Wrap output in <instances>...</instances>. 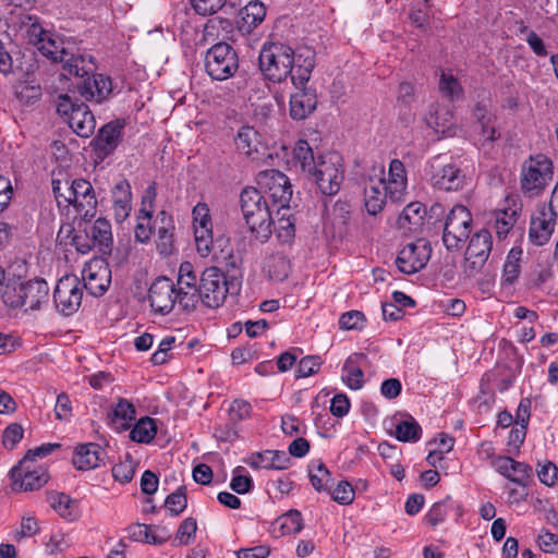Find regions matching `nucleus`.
Segmentation results:
<instances>
[{
  "label": "nucleus",
  "instance_id": "nucleus-63",
  "mask_svg": "<svg viewBox=\"0 0 558 558\" xmlns=\"http://www.w3.org/2000/svg\"><path fill=\"white\" fill-rule=\"evenodd\" d=\"M24 429L17 424L13 423L7 426L2 435V444L8 449H13L15 445L23 438Z\"/></svg>",
  "mask_w": 558,
  "mask_h": 558
},
{
  "label": "nucleus",
  "instance_id": "nucleus-29",
  "mask_svg": "<svg viewBox=\"0 0 558 558\" xmlns=\"http://www.w3.org/2000/svg\"><path fill=\"white\" fill-rule=\"evenodd\" d=\"M102 453L101 447L97 444L80 445L75 449L72 462L78 470H92L97 468L102 461Z\"/></svg>",
  "mask_w": 558,
  "mask_h": 558
},
{
  "label": "nucleus",
  "instance_id": "nucleus-7",
  "mask_svg": "<svg viewBox=\"0 0 558 558\" xmlns=\"http://www.w3.org/2000/svg\"><path fill=\"white\" fill-rule=\"evenodd\" d=\"M256 182L262 194L271 201L272 206L278 207V214L289 208L292 187L284 173L276 169H267L257 174Z\"/></svg>",
  "mask_w": 558,
  "mask_h": 558
},
{
  "label": "nucleus",
  "instance_id": "nucleus-57",
  "mask_svg": "<svg viewBox=\"0 0 558 558\" xmlns=\"http://www.w3.org/2000/svg\"><path fill=\"white\" fill-rule=\"evenodd\" d=\"M197 531V523L194 518H186L181 522L177 531L175 541L179 545H187L192 542Z\"/></svg>",
  "mask_w": 558,
  "mask_h": 558
},
{
  "label": "nucleus",
  "instance_id": "nucleus-52",
  "mask_svg": "<svg viewBox=\"0 0 558 558\" xmlns=\"http://www.w3.org/2000/svg\"><path fill=\"white\" fill-rule=\"evenodd\" d=\"M440 92L451 100L459 99L463 89L459 81L451 74L442 73L439 81Z\"/></svg>",
  "mask_w": 558,
  "mask_h": 558
},
{
  "label": "nucleus",
  "instance_id": "nucleus-41",
  "mask_svg": "<svg viewBox=\"0 0 558 558\" xmlns=\"http://www.w3.org/2000/svg\"><path fill=\"white\" fill-rule=\"evenodd\" d=\"M236 149L245 155L251 156L257 151L259 144L258 133L252 126H242L234 138Z\"/></svg>",
  "mask_w": 558,
  "mask_h": 558
},
{
  "label": "nucleus",
  "instance_id": "nucleus-62",
  "mask_svg": "<svg viewBox=\"0 0 558 558\" xmlns=\"http://www.w3.org/2000/svg\"><path fill=\"white\" fill-rule=\"evenodd\" d=\"M72 244L75 246L76 251L81 254H87L92 250L97 248L95 246V242H93L92 238L88 234L87 227L84 230H78L72 238Z\"/></svg>",
  "mask_w": 558,
  "mask_h": 558
},
{
  "label": "nucleus",
  "instance_id": "nucleus-44",
  "mask_svg": "<svg viewBox=\"0 0 558 558\" xmlns=\"http://www.w3.org/2000/svg\"><path fill=\"white\" fill-rule=\"evenodd\" d=\"M395 436L403 442H416L422 436L420 424L412 417L408 416L396 425Z\"/></svg>",
  "mask_w": 558,
  "mask_h": 558
},
{
  "label": "nucleus",
  "instance_id": "nucleus-24",
  "mask_svg": "<svg viewBox=\"0 0 558 558\" xmlns=\"http://www.w3.org/2000/svg\"><path fill=\"white\" fill-rule=\"evenodd\" d=\"M492 465L499 474L522 487L527 486L532 476V468L529 464L515 461L511 457L498 456L493 460Z\"/></svg>",
  "mask_w": 558,
  "mask_h": 558
},
{
  "label": "nucleus",
  "instance_id": "nucleus-54",
  "mask_svg": "<svg viewBox=\"0 0 558 558\" xmlns=\"http://www.w3.org/2000/svg\"><path fill=\"white\" fill-rule=\"evenodd\" d=\"M332 499L340 505H350L354 500V489L348 481H340L335 488H331Z\"/></svg>",
  "mask_w": 558,
  "mask_h": 558
},
{
  "label": "nucleus",
  "instance_id": "nucleus-17",
  "mask_svg": "<svg viewBox=\"0 0 558 558\" xmlns=\"http://www.w3.org/2000/svg\"><path fill=\"white\" fill-rule=\"evenodd\" d=\"M85 288L92 295L100 296L109 288L111 271L104 259H93L85 265L82 271Z\"/></svg>",
  "mask_w": 558,
  "mask_h": 558
},
{
  "label": "nucleus",
  "instance_id": "nucleus-21",
  "mask_svg": "<svg viewBox=\"0 0 558 558\" xmlns=\"http://www.w3.org/2000/svg\"><path fill=\"white\" fill-rule=\"evenodd\" d=\"M73 187V194L75 195L71 199V205L74 206L83 220L87 221L94 218L97 209V198L92 183L84 179H75Z\"/></svg>",
  "mask_w": 558,
  "mask_h": 558
},
{
  "label": "nucleus",
  "instance_id": "nucleus-46",
  "mask_svg": "<svg viewBox=\"0 0 558 558\" xmlns=\"http://www.w3.org/2000/svg\"><path fill=\"white\" fill-rule=\"evenodd\" d=\"M293 156L300 163L302 171L306 172L307 174L316 169L315 167L317 165V160L314 157L313 149L306 141L300 140L296 143L293 149Z\"/></svg>",
  "mask_w": 558,
  "mask_h": 558
},
{
  "label": "nucleus",
  "instance_id": "nucleus-19",
  "mask_svg": "<svg viewBox=\"0 0 558 558\" xmlns=\"http://www.w3.org/2000/svg\"><path fill=\"white\" fill-rule=\"evenodd\" d=\"M375 178L371 177L364 187V204L369 215L380 213L386 203L389 202L387 192H385V167H374Z\"/></svg>",
  "mask_w": 558,
  "mask_h": 558
},
{
  "label": "nucleus",
  "instance_id": "nucleus-27",
  "mask_svg": "<svg viewBox=\"0 0 558 558\" xmlns=\"http://www.w3.org/2000/svg\"><path fill=\"white\" fill-rule=\"evenodd\" d=\"M246 463L253 469L286 470L289 466L290 458L283 451L266 450L253 453Z\"/></svg>",
  "mask_w": 558,
  "mask_h": 558
},
{
  "label": "nucleus",
  "instance_id": "nucleus-14",
  "mask_svg": "<svg viewBox=\"0 0 558 558\" xmlns=\"http://www.w3.org/2000/svg\"><path fill=\"white\" fill-rule=\"evenodd\" d=\"M432 248L424 239L409 243L399 252L396 265L398 269L407 275H412L425 267L430 258Z\"/></svg>",
  "mask_w": 558,
  "mask_h": 558
},
{
  "label": "nucleus",
  "instance_id": "nucleus-38",
  "mask_svg": "<svg viewBox=\"0 0 558 558\" xmlns=\"http://www.w3.org/2000/svg\"><path fill=\"white\" fill-rule=\"evenodd\" d=\"M493 246L492 234L488 230L482 229L474 233L466 247L465 254L471 257H482L488 259Z\"/></svg>",
  "mask_w": 558,
  "mask_h": 558
},
{
  "label": "nucleus",
  "instance_id": "nucleus-12",
  "mask_svg": "<svg viewBox=\"0 0 558 558\" xmlns=\"http://www.w3.org/2000/svg\"><path fill=\"white\" fill-rule=\"evenodd\" d=\"M83 287L74 275L63 276L58 280L53 291V302L58 312L70 316L78 311L82 304Z\"/></svg>",
  "mask_w": 558,
  "mask_h": 558
},
{
  "label": "nucleus",
  "instance_id": "nucleus-51",
  "mask_svg": "<svg viewBox=\"0 0 558 558\" xmlns=\"http://www.w3.org/2000/svg\"><path fill=\"white\" fill-rule=\"evenodd\" d=\"M165 506L171 515H179L187 506L185 487L180 486L175 492L170 494L165 501Z\"/></svg>",
  "mask_w": 558,
  "mask_h": 558
},
{
  "label": "nucleus",
  "instance_id": "nucleus-26",
  "mask_svg": "<svg viewBox=\"0 0 558 558\" xmlns=\"http://www.w3.org/2000/svg\"><path fill=\"white\" fill-rule=\"evenodd\" d=\"M111 193L114 219L117 222H123L130 216L132 209V193L129 181L122 179L117 182Z\"/></svg>",
  "mask_w": 558,
  "mask_h": 558
},
{
  "label": "nucleus",
  "instance_id": "nucleus-32",
  "mask_svg": "<svg viewBox=\"0 0 558 558\" xmlns=\"http://www.w3.org/2000/svg\"><path fill=\"white\" fill-rule=\"evenodd\" d=\"M47 502L63 519L73 521L77 518V502L69 495L59 492H48Z\"/></svg>",
  "mask_w": 558,
  "mask_h": 558
},
{
  "label": "nucleus",
  "instance_id": "nucleus-25",
  "mask_svg": "<svg viewBox=\"0 0 558 558\" xmlns=\"http://www.w3.org/2000/svg\"><path fill=\"white\" fill-rule=\"evenodd\" d=\"M10 25L32 46L38 45L47 33L41 26L38 16L24 11L12 14Z\"/></svg>",
  "mask_w": 558,
  "mask_h": 558
},
{
  "label": "nucleus",
  "instance_id": "nucleus-1",
  "mask_svg": "<svg viewBox=\"0 0 558 558\" xmlns=\"http://www.w3.org/2000/svg\"><path fill=\"white\" fill-rule=\"evenodd\" d=\"M266 196L256 187L246 186L240 194V206L243 218L251 233L260 243L266 242L271 235V209Z\"/></svg>",
  "mask_w": 558,
  "mask_h": 558
},
{
  "label": "nucleus",
  "instance_id": "nucleus-15",
  "mask_svg": "<svg viewBox=\"0 0 558 558\" xmlns=\"http://www.w3.org/2000/svg\"><path fill=\"white\" fill-rule=\"evenodd\" d=\"M148 300L155 313L169 314L179 304L174 282L167 277L157 278L149 288Z\"/></svg>",
  "mask_w": 558,
  "mask_h": 558
},
{
  "label": "nucleus",
  "instance_id": "nucleus-50",
  "mask_svg": "<svg viewBox=\"0 0 558 558\" xmlns=\"http://www.w3.org/2000/svg\"><path fill=\"white\" fill-rule=\"evenodd\" d=\"M282 534H296L303 529L302 514L298 510H290L279 518Z\"/></svg>",
  "mask_w": 558,
  "mask_h": 558
},
{
  "label": "nucleus",
  "instance_id": "nucleus-45",
  "mask_svg": "<svg viewBox=\"0 0 558 558\" xmlns=\"http://www.w3.org/2000/svg\"><path fill=\"white\" fill-rule=\"evenodd\" d=\"M241 16L244 24L247 25L250 31L253 27H257L266 16V8L259 0L250 1L242 10Z\"/></svg>",
  "mask_w": 558,
  "mask_h": 558
},
{
  "label": "nucleus",
  "instance_id": "nucleus-55",
  "mask_svg": "<svg viewBox=\"0 0 558 558\" xmlns=\"http://www.w3.org/2000/svg\"><path fill=\"white\" fill-rule=\"evenodd\" d=\"M252 412V405L250 402L241 399L233 400L229 408V422L235 424L247 417Z\"/></svg>",
  "mask_w": 558,
  "mask_h": 558
},
{
  "label": "nucleus",
  "instance_id": "nucleus-11",
  "mask_svg": "<svg viewBox=\"0 0 558 558\" xmlns=\"http://www.w3.org/2000/svg\"><path fill=\"white\" fill-rule=\"evenodd\" d=\"M12 490L32 492L43 487L49 478L47 470L28 458H23L10 471Z\"/></svg>",
  "mask_w": 558,
  "mask_h": 558
},
{
  "label": "nucleus",
  "instance_id": "nucleus-3",
  "mask_svg": "<svg viewBox=\"0 0 558 558\" xmlns=\"http://www.w3.org/2000/svg\"><path fill=\"white\" fill-rule=\"evenodd\" d=\"M554 178L553 160L545 154L529 156L521 165L520 189L529 197L539 196Z\"/></svg>",
  "mask_w": 558,
  "mask_h": 558
},
{
  "label": "nucleus",
  "instance_id": "nucleus-34",
  "mask_svg": "<svg viewBox=\"0 0 558 558\" xmlns=\"http://www.w3.org/2000/svg\"><path fill=\"white\" fill-rule=\"evenodd\" d=\"M108 418L116 429H128L135 418V407L131 401L120 398L108 414Z\"/></svg>",
  "mask_w": 558,
  "mask_h": 558
},
{
  "label": "nucleus",
  "instance_id": "nucleus-49",
  "mask_svg": "<svg viewBox=\"0 0 558 558\" xmlns=\"http://www.w3.org/2000/svg\"><path fill=\"white\" fill-rule=\"evenodd\" d=\"M51 185H52V192H53L54 198L58 203V206L71 205V199L75 195V194H73L74 193L73 192L74 180L69 181V180L52 179Z\"/></svg>",
  "mask_w": 558,
  "mask_h": 558
},
{
  "label": "nucleus",
  "instance_id": "nucleus-23",
  "mask_svg": "<svg viewBox=\"0 0 558 558\" xmlns=\"http://www.w3.org/2000/svg\"><path fill=\"white\" fill-rule=\"evenodd\" d=\"M296 92L290 97V117L293 120H304L311 116L317 107V93L312 86L295 87Z\"/></svg>",
  "mask_w": 558,
  "mask_h": 558
},
{
  "label": "nucleus",
  "instance_id": "nucleus-31",
  "mask_svg": "<svg viewBox=\"0 0 558 558\" xmlns=\"http://www.w3.org/2000/svg\"><path fill=\"white\" fill-rule=\"evenodd\" d=\"M364 354L350 355L342 366V379L350 389L359 390L364 384V373L360 366L362 360H365Z\"/></svg>",
  "mask_w": 558,
  "mask_h": 558
},
{
  "label": "nucleus",
  "instance_id": "nucleus-8",
  "mask_svg": "<svg viewBox=\"0 0 558 558\" xmlns=\"http://www.w3.org/2000/svg\"><path fill=\"white\" fill-rule=\"evenodd\" d=\"M315 168L308 175L314 179L320 192L325 195L337 194L343 181L340 156L336 153L322 155Z\"/></svg>",
  "mask_w": 558,
  "mask_h": 558
},
{
  "label": "nucleus",
  "instance_id": "nucleus-2",
  "mask_svg": "<svg viewBox=\"0 0 558 558\" xmlns=\"http://www.w3.org/2000/svg\"><path fill=\"white\" fill-rule=\"evenodd\" d=\"M2 300L12 308H24L25 312L38 311L48 303L49 287L44 279L10 280L2 292Z\"/></svg>",
  "mask_w": 558,
  "mask_h": 558
},
{
  "label": "nucleus",
  "instance_id": "nucleus-33",
  "mask_svg": "<svg viewBox=\"0 0 558 558\" xmlns=\"http://www.w3.org/2000/svg\"><path fill=\"white\" fill-rule=\"evenodd\" d=\"M160 225L157 229V250L162 255H169L173 251V221L165 210L158 214Z\"/></svg>",
  "mask_w": 558,
  "mask_h": 558
},
{
  "label": "nucleus",
  "instance_id": "nucleus-42",
  "mask_svg": "<svg viewBox=\"0 0 558 558\" xmlns=\"http://www.w3.org/2000/svg\"><path fill=\"white\" fill-rule=\"evenodd\" d=\"M522 250L513 247L509 251L506 262L504 264L501 282L504 286H512L519 278L521 267L520 259Z\"/></svg>",
  "mask_w": 558,
  "mask_h": 558
},
{
  "label": "nucleus",
  "instance_id": "nucleus-43",
  "mask_svg": "<svg viewBox=\"0 0 558 558\" xmlns=\"http://www.w3.org/2000/svg\"><path fill=\"white\" fill-rule=\"evenodd\" d=\"M59 63H62L63 71L69 74L73 75L80 80H84L93 71L92 66L85 65V59L83 56H75L71 53L70 51L64 56L63 60Z\"/></svg>",
  "mask_w": 558,
  "mask_h": 558
},
{
  "label": "nucleus",
  "instance_id": "nucleus-53",
  "mask_svg": "<svg viewBox=\"0 0 558 558\" xmlns=\"http://www.w3.org/2000/svg\"><path fill=\"white\" fill-rule=\"evenodd\" d=\"M551 278V266L547 263H536L529 272V283L533 287H541Z\"/></svg>",
  "mask_w": 558,
  "mask_h": 558
},
{
  "label": "nucleus",
  "instance_id": "nucleus-37",
  "mask_svg": "<svg viewBox=\"0 0 558 558\" xmlns=\"http://www.w3.org/2000/svg\"><path fill=\"white\" fill-rule=\"evenodd\" d=\"M157 530L160 531V534L154 533L146 524L137 523L129 527V535L135 542L161 545L168 541L170 535L165 527H157Z\"/></svg>",
  "mask_w": 558,
  "mask_h": 558
},
{
  "label": "nucleus",
  "instance_id": "nucleus-10",
  "mask_svg": "<svg viewBox=\"0 0 558 558\" xmlns=\"http://www.w3.org/2000/svg\"><path fill=\"white\" fill-rule=\"evenodd\" d=\"M229 292L228 280L217 267L206 268L199 277V302L209 308H217Z\"/></svg>",
  "mask_w": 558,
  "mask_h": 558
},
{
  "label": "nucleus",
  "instance_id": "nucleus-36",
  "mask_svg": "<svg viewBox=\"0 0 558 558\" xmlns=\"http://www.w3.org/2000/svg\"><path fill=\"white\" fill-rule=\"evenodd\" d=\"M308 476L312 486L317 492H331L335 485L330 471L319 460L310 463Z\"/></svg>",
  "mask_w": 558,
  "mask_h": 558
},
{
  "label": "nucleus",
  "instance_id": "nucleus-20",
  "mask_svg": "<svg viewBox=\"0 0 558 558\" xmlns=\"http://www.w3.org/2000/svg\"><path fill=\"white\" fill-rule=\"evenodd\" d=\"M293 70L291 82L294 87L306 85L316 63V51L310 46H299L293 49Z\"/></svg>",
  "mask_w": 558,
  "mask_h": 558
},
{
  "label": "nucleus",
  "instance_id": "nucleus-22",
  "mask_svg": "<svg viewBox=\"0 0 558 558\" xmlns=\"http://www.w3.org/2000/svg\"><path fill=\"white\" fill-rule=\"evenodd\" d=\"M407 172L399 159H392L389 165L388 179L385 178V192L390 203H403L407 196Z\"/></svg>",
  "mask_w": 558,
  "mask_h": 558
},
{
  "label": "nucleus",
  "instance_id": "nucleus-56",
  "mask_svg": "<svg viewBox=\"0 0 558 558\" xmlns=\"http://www.w3.org/2000/svg\"><path fill=\"white\" fill-rule=\"evenodd\" d=\"M244 469L238 466L233 470V476L230 482V488L236 494H247L253 489V480L251 476L242 475Z\"/></svg>",
  "mask_w": 558,
  "mask_h": 558
},
{
  "label": "nucleus",
  "instance_id": "nucleus-16",
  "mask_svg": "<svg viewBox=\"0 0 558 558\" xmlns=\"http://www.w3.org/2000/svg\"><path fill=\"white\" fill-rule=\"evenodd\" d=\"M557 211H553L545 203L539 204L531 217L529 238L535 245L546 244L556 227Z\"/></svg>",
  "mask_w": 558,
  "mask_h": 558
},
{
  "label": "nucleus",
  "instance_id": "nucleus-64",
  "mask_svg": "<svg viewBox=\"0 0 558 558\" xmlns=\"http://www.w3.org/2000/svg\"><path fill=\"white\" fill-rule=\"evenodd\" d=\"M364 323V315L359 311H350L343 313L340 316L339 325L340 328L351 330V329H362Z\"/></svg>",
  "mask_w": 558,
  "mask_h": 558
},
{
  "label": "nucleus",
  "instance_id": "nucleus-28",
  "mask_svg": "<svg viewBox=\"0 0 558 558\" xmlns=\"http://www.w3.org/2000/svg\"><path fill=\"white\" fill-rule=\"evenodd\" d=\"M66 123L72 131L81 137H89L96 126L95 118L89 110L88 106L81 102L74 110V113L69 117Z\"/></svg>",
  "mask_w": 558,
  "mask_h": 558
},
{
  "label": "nucleus",
  "instance_id": "nucleus-6",
  "mask_svg": "<svg viewBox=\"0 0 558 558\" xmlns=\"http://www.w3.org/2000/svg\"><path fill=\"white\" fill-rule=\"evenodd\" d=\"M426 174L433 186L444 191H458L466 183V175L447 155H437L427 162Z\"/></svg>",
  "mask_w": 558,
  "mask_h": 558
},
{
  "label": "nucleus",
  "instance_id": "nucleus-60",
  "mask_svg": "<svg viewBox=\"0 0 558 558\" xmlns=\"http://www.w3.org/2000/svg\"><path fill=\"white\" fill-rule=\"evenodd\" d=\"M191 2L197 14L211 15L221 10L227 0H191Z\"/></svg>",
  "mask_w": 558,
  "mask_h": 558
},
{
  "label": "nucleus",
  "instance_id": "nucleus-61",
  "mask_svg": "<svg viewBox=\"0 0 558 558\" xmlns=\"http://www.w3.org/2000/svg\"><path fill=\"white\" fill-rule=\"evenodd\" d=\"M536 472L539 481L546 486H554L558 481V469L550 461L538 464Z\"/></svg>",
  "mask_w": 558,
  "mask_h": 558
},
{
  "label": "nucleus",
  "instance_id": "nucleus-39",
  "mask_svg": "<svg viewBox=\"0 0 558 558\" xmlns=\"http://www.w3.org/2000/svg\"><path fill=\"white\" fill-rule=\"evenodd\" d=\"M264 269L271 280L281 282L290 274V260L283 254H272L266 259Z\"/></svg>",
  "mask_w": 558,
  "mask_h": 558
},
{
  "label": "nucleus",
  "instance_id": "nucleus-9",
  "mask_svg": "<svg viewBox=\"0 0 558 558\" xmlns=\"http://www.w3.org/2000/svg\"><path fill=\"white\" fill-rule=\"evenodd\" d=\"M472 231V215L463 205H456L448 214L442 241L448 250H457L469 239Z\"/></svg>",
  "mask_w": 558,
  "mask_h": 558
},
{
  "label": "nucleus",
  "instance_id": "nucleus-40",
  "mask_svg": "<svg viewBox=\"0 0 558 558\" xmlns=\"http://www.w3.org/2000/svg\"><path fill=\"white\" fill-rule=\"evenodd\" d=\"M157 434V421L144 416L137 421L130 432V438L141 444H149Z\"/></svg>",
  "mask_w": 558,
  "mask_h": 558
},
{
  "label": "nucleus",
  "instance_id": "nucleus-13",
  "mask_svg": "<svg viewBox=\"0 0 558 558\" xmlns=\"http://www.w3.org/2000/svg\"><path fill=\"white\" fill-rule=\"evenodd\" d=\"M175 293L183 311H193L199 302V279L190 262H183L178 271Z\"/></svg>",
  "mask_w": 558,
  "mask_h": 558
},
{
  "label": "nucleus",
  "instance_id": "nucleus-35",
  "mask_svg": "<svg viewBox=\"0 0 558 558\" xmlns=\"http://www.w3.org/2000/svg\"><path fill=\"white\" fill-rule=\"evenodd\" d=\"M34 47H36L44 57L54 63L62 61L64 56L69 52L63 47V41L49 32H47L46 35L40 39V43Z\"/></svg>",
  "mask_w": 558,
  "mask_h": 558
},
{
  "label": "nucleus",
  "instance_id": "nucleus-18",
  "mask_svg": "<svg viewBox=\"0 0 558 558\" xmlns=\"http://www.w3.org/2000/svg\"><path fill=\"white\" fill-rule=\"evenodd\" d=\"M123 130L124 122L121 120L110 121L99 129L92 141L99 159L104 160L117 149L122 140Z\"/></svg>",
  "mask_w": 558,
  "mask_h": 558
},
{
  "label": "nucleus",
  "instance_id": "nucleus-4",
  "mask_svg": "<svg viewBox=\"0 0 558 558\" xmlns=\"http://www.w3.org/2000/svg\"><path fill=\"white\" fill-rule=\"evenodd\" d=\"M293 60V49L283 43L264 44L258 57L262 73L275 83L291 77Z\"/></svg>",
  "mask_w": 558,
  "mask_h": 558
},
{
  "label": "nucleus",
  "instance_id": "nucleus-58",
  "mask_svg": "<svg viewBox=\"0 0 558 558\" xmlns=\"http://www.w3.org/2000/svg\"><path fill=\"white\" fill-rule=\"evenodd\" d=\"M134 473L135 466L132 460L121 461L112 466V476L122 484L131 482Z\"/></svg>",
  "mask_w": 558,
  "mask_h": 558
},
{
  "label": "nucleus",
  "instance_id": "nucleus-5",
  "mask_svg": "<svg viewBox=\"0 0 558 558\" xmlns=\"http://www.w3.org/2000/svg\"><path fill=\"white\" fill-rule=\"evenodd\" d=\"M204 65L206 73L214 81H226L238 72L239 56L231 45L219 41L206 51Z\"/></svg>",
  "mask_w": 558,
  "mask_h": 558
},
{
  "label": "nucleus",
  "instance_id": "nucleus-59",
  "mask_svg": "<svg viewBox=\"0 0 558 558\" xmlns=\"http://www.w3.org/2000/svg\"><path fill=\"white\" fill-rule=\"evenodd\" d=\"M322 363V359L317 355H308L301 359L296 369L298 377H308L316 374L319 371Z\"/></svg>",
  "mask_w": 558,
  "mask_h": 558
},
{
  "label": "nucleus",
  "instance_id": "nucleus-47",
  "mask_svg": "<svg viewBox=\"0 0 558 558\" xmlns=\"http://www.w3.org/2000/svg\"><path fill=\"white\" fill-rule=\"evenodd\" d=\"M519 214L514 208L498 210L495 215V229L497 236L504 239L510 232L518 220Z\"/></svg>",
  "mask_w": 558,
  "mask_h": 558
},
{
  "label": "nucleus",
  "instance_id": "nucleus-48",
  "mask_svg": "<svg viewBox=\"0 0 558 558\" xmlns=\"http://www.w3.org/2000/svg\"><path fill=\"white\" fill-rule=\"evenodd\" d=\"M195 244L198 254L206 257L215 250L213 227H194Z\"/></svg>",
  "mask_w": 558,
  "mask_h": 558
},
{
  "label": "nucleus",
  "instance_id": "nucleus-30",
  "mask_svg": "<svg viewBox=\"0 0 558 558\" xmlns=\"http://www.w3.org/2000/svg\"><path fill=\"white\" fill-rule=\"evenodd\" d=\"M87 229L98 252L101 254H110L113 243L110 222L105 218H98L92 226L87 227Z\"/></svg>",
  "mask_w": 558,
  "mask_h": 558
}]
</instances>
